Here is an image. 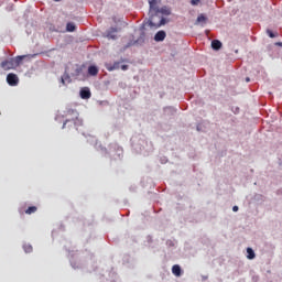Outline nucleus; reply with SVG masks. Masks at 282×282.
Masks as SVG:
<instances>
[{"label":"nucleus","instance_id":"obj_9","mask_svg":"<svg viewBox=\"0 0 282 282\" xmlns=\"http://www.w3.org/2000/svg\"><path fill=\"white\" fill-rule=\"evenodd\" d=\"M70 82H72V78H70L69 74L65 73L64 75H62V77H61L62 85L65 86L66 84H70Z\"/></svg>","mask_w":282,"mask_h":282},{"label":"nucleus","instance_id":"obj_15","mask_svg":"<svg viewBox=\"0 0 282 282\" xmlns=\"http://www.w3.org/2000/svg\"><path fill=\"white\" fill-rule=\"evenodd\" d=\"M206 21H207V18L205 15H203V14H199L197 17L196 24L197 23H206Z\"/></svg>","mask_w":282,"mask_h":282},{"label":"nucleus","instance_id":"obj_13","mask_svg":"<svg viewBox=\"0 0 282 282\" xmlns=\"http://www.w3.org/2000/svg\"><path fill=\"white\" fill-rule=\"evenodd\" d=\"M75 30H76L75 23L68 22V23L66 24V31H67L68 33H74Z\"/></svg>","mask_w":282,"mask_h":282},{"label":"nucleus","instance_id":"obj_20","mask_svg":"<svg viewBox=\"0 0 282 282\" xmlns=\"http://www.w3.org/2000/svg\"><path fill=\"white\" fill-rule=\"evenodd\" d=\"M120 68L121 70L126 72L127 69H129V65H126V64L121 65Z\"/></svg>","mask_w":282,"mask_h":282},{"label":"nucleus","instance_id":"obj_17","mask_svg":"<svg viewBox=\"0 0 282 282\" xmlns=\"http://www.w3.org/2000/svg\"><path fill=\"white\" fill-rule=\"evenodd\" d=\"M23 249H24L25 253L33 252V247L31 245H29V243L24 245Z\"/></svg>","mask_w":282,"mask_h":282},{"label":"nucleus","instance_id":"obj_23","mask_svg":"<svg viewBox=\"0 0 282 282\" xmlns=\"http://www.w3.org/2000/svg\"><path fill=\"white\" fill-rule=\"evenodd\" d=\"M55 2H59L61 0H54Z\"/></svg>","mask_w":282,"mask_h":282},{"label":"nucleus","instance_id":"obj_5","mask_svg":"<svg viewBox=\"0 0 282 282\" xmlns=\"http://www.w3.org/2000/svg\"><path fill=\"white\" fill-rule=\"evenodd\" d=\"M166 39V33L165 31L161 30V31H158L156 34L154 35V41L155 42H162Z\"/></svg>","mask_w":282,"mask_h":282},{"label":"nucleus","instance_id":"obj_2","mask_svg":"<svg viewBox=\"0 0 282 282\" xmlns=\"http://www.w3.org/2000/svg\"><path fill=\"white\" fill-rule=\"evenodd\" d=\"M66 121L64 122L63 129L66 128H74L75 130L78 129V127L83 126V120L78 118V112L74 109H68L66 111Z\"/></svg>","mask_w":282,"mask_h":282},{"label":"nucleus","instance_id":"obj_24","mask_svg":"<svg viewBox=\"0 0 282 282\" xmlns=\"http://www.w3.org/2000/svg\"><path fill=\"white\" fill-rule=\"evenodd\" d=\"M280 46H282V43H279Z\"/></svg>","mask_w":282,"mask_h":282},{"label":"nucleus","instance_id":"obj_10","mask_svg":"<svg viewBox=\"0 0 282 282\" xmlns=\"http://www.w3.org/2000/svg\"><path fill=\"white\" fill-rule=\"evenodd\" d=\"M99 68L96 67L95 65L89 66L88 68V74L89 76H98Z\"/></svg>","mask_w":282,"mask_h":282},{"label":"nucleus","instance_id":"obj_7","mask_svg":"<svg viewBox=\"0 0 282 282\" xmlns=\"http://www.w3.org/2000/svg\"><path fill=\"white\" fill-rule=\"evenodd\" d=\"M106 67H107L108 72L118 70L120 68V63L115 62L113 64H107Z\"/></svg>","mask_w":282,"mask_h":282},{"label":"nucleus","instance_id":"obj_6","mask_svg":"<svg viewBox=\"0 0 282 282\" xmlns=\"http://www.w3.org/2000/svg\"><path fill=\"white\" fill-rule=\"evenodd\" d=\"M79 96H80V98H83L84 100L89 99L90 96H91L89 88H83V89H80Z\"/></svg>","mask_w":282,"mask_h":282},{"label":"nucleus","instance_id":"obj_12","mask_svg":"<svg viewBox=\"0 0 282 282\" xmlns=\"http://www.w3.org/2000/svg\"><path fill=\"white\" fill-rule=\"evenodd\" d=\"M24 55L23 56H18L15 57L14 59H9L10 62H13V64L15 65V67H18L19 65H21V63L23 62L24 59Z\"/></svg>","mask_w":282,"mask_h":282},{"label":"nucleus","instance_id":"obj_3","mask_svg":"<svg viewBox=\"0 0 282 282\" xmlns=\"http://www.w3.org/2000/svg\"><path fill=\"white\" fill-rule=\"evenodd\" d=\"M7 82H8L9 86L15 87L19 84V78H18L17 74L9 73L7 76Z\"/></svg>","mask_w":282,"mask_h":282},{"label":"nucleus","instance_id":"obj_19","mask_svg":"<svg viewBox=\"0 0 282 282\" xmlns=\"http://www.w3.org/2000/svg\"><path fill=\"white\" fill-rule=\"evenodd\" d=\"M200 0H191L192 6H197L199 4Z\"/></svg>","mask_w":282,"mask_h":282},{"label":"nucleus","instance_id":"obj_22","mask_svg":"<svg viewBox=\"0 0 282 282\" xmlns=\"http://www.w3.org/2000/svg\"><path fill=\"white\" fill-rule=\"evenodd\" d=\"M246 82H250V78H246Z\"/></svg>","mask_w":282,"mask_h":282},{"label":"nucleus","instance_id":"obj_4","mask_svg":"<svg viewBox=\"0 0 282 282\" xmlns=\"http://www.w3.org/2000/svg\"><path fill=\"white\" fill-rule=\"evenodd\" d=\"M1 67L4 68V70H10L17 67V65L14 64V61H4L1 63Z\"/></svg>","mask_w":282,"mask_h":282},{"label":"nucleus","instance_id":"obj_18","mask_svg":"<svg viewBox=\"0 0 282 282\" xmlns=\"http://www.w3.org/2000/svg\"><path fill=\"white\" fill-rule=\"evenodd\" d=\"M267 33H268L270 39H275L276 37V35H274L271 30H267Z\"/></svg>","mask_w":282,"mask_h":282},{"label":"nucleus","instance_id":"obj_14","mask_svg":"<svg viewBox=\"0 0 282 282\" xmlns=\"http://www.w3.org/2000/svg\"><path fill=\"white\" fill-rule=\"evenodd\" d=\"M254 258H256V253H254L253 249L247 248V259L253 260Z\"/></svg>","mask_w":282,"mask_h":282},{"label":"nucleus","instance_id":"obj_11","mask_svg":"<svg viewBox=\"0 0 282 282\" xmlns=\"http://www.w3.org/2000/svg\"><path fill=\"white\" fill-rule=\"evenodd\" d=\"M210 45L215 51H219L221 48V42L219 40H213Z\"/></svg>","mask_w":282,"mask_h":282},{"label":"nucleus","instance_id":"obj_21","mask_svg":"<svg viewBox=\"0 0 282 282\" xmlns=\"http://www.w3.org/2000/svg\"><path fill=\"white\" fill-rule=\"evenodd\" d=\"M238 210H239L238 206H234V207H232V212H234V213H237Z\"/></svg>","mask_w":282,"mask_h":282},{"label":"nucleus","instance_id":"obj_8","mask_svg":"<svg viewBox=\"0 0 282 282\" xmlns=\"http://www.w3.org/2000/svg\"><path fill=\"white\" fill-rule=\"evenodd\" d=\"M172 273L174 276H182V268L178 264L173 265Z\"/></svg>","mask_w":282,"mask_h":282},{"label":"nucleus","instance_id":"obj_1","mask_svg":"<svg viewBox=\"0 0 282 282\" xmlns=\"http://www.w3.org/2000/svg\"><path fill=\"white\" fill-rule=\"evenodd\" d=\"M150 4V19L148 22L144 23V25H148L152 29H159L162 25H165L166 20L164 18H161V15H159V11L158 8L155 7V0H150L149 1ZM152 13H155L154 15Z\"/></svg>","mask_w":282,"mask_h":282},{"label":"nucleus","instance_id":"obj_16","mask_svg":"<svg viewBox=\"0 0 282 282\" xmlns=\"http://www.w3.org/2000/svg\"><path fill=\"white\" fill-rule=\"evenodd\" d=\"M36 210H37L36 206H31L28 209H25V214L31 215V214L36 213Z\"/></svg>","mask_w":282,"mask_h":282}]
</instances>
